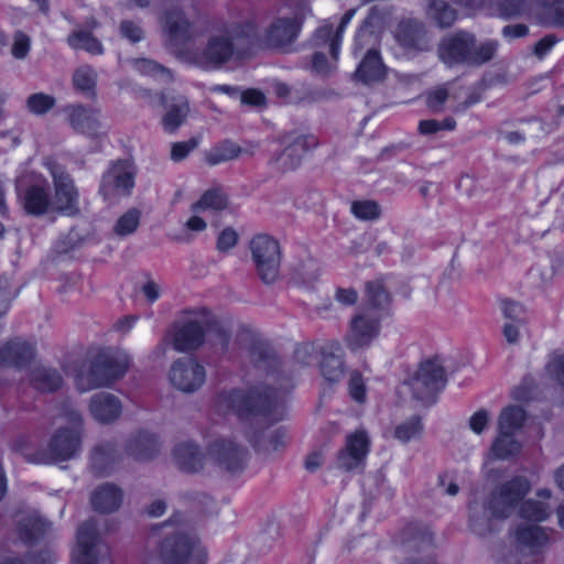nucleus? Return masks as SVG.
Returning a JSON list of instances; mask_svg holds the SVG:
<instances>
[{"mask_svg": "<svg viewBox=\"0 0 564 564\" xmlns=\"http://www.w3.org/2000/svg\"><path fill=\"white\" fill-rule=\"evenodd\" d=\"M293 387L289 375L280 378L270 373L265 382L253 386L246 392L240 390L220 392L217 395L215 409L224 415L235 413L239 419L288 420L285 400Z\"/></svg>", "mask_w": 564, "mask_h": 564, "instance_id": "f257e3e1", "label": "nucleus"}, {"mask_svg": "<svg viewBox=\"0 0 564 564\" xmlns=\"http://www.w3.org/2000/svg\"><path fill=\"white\" fill-rule=\"evenodd\" d=\"M257 41L252 23H218L206 35L202 50L187 53V61L203 69H220L250 55Z\"/></svg>", "mask_w": 564, "mask_h": 564, "instance_id": "f03ea898", "label": "nucleus"}, {"mask_svg": "<svg viewBox=\"0 0 564 564\" xmlns=\"http://www.w3.org/2000/svg\"><path fill=\"white\" fill-rule=\"evenodd\" d=\"M530 481L523 476H516L503 482L494 491L487 501L469 503V528L479 535L486 536L495 532L496 520H503L513 512L518 503L530 490Z\"/></svg>", "mask_w": 564, "mask_h": 564, "instance_id": "7ed1b4c3", "label": "nucleus"}, {"mask_svg": "<svg viewBox=\"0 0 564 564\" xmlns=\"http://www.w3.org/2000/svg\"><path fill=\"white\" fill-rule=\"evenodd\" d=\"M131 359L122 350L108 349L99 352L90 364L87 375L76 377L77 389L82 392L110 387L121 379L130 367Z\"/></svg>", "mask_w": 564, "mask_h": 564, "instance_id": "20e7f679", "label": "nucleus"}, {"mask_svg": "<svg viewBox=\"0 0 564 564\" xmlns=\"http://www.w3.org/2000/svg\"><path fill=\"white\" fill-rule=\"evenodd\" d=\"M83 430L80 425H63L51 436L44 449L33 455L37 464H57L70 460L80 453Z\"/></svg>", "mask_w": 564, "mask_h": 564, "instance_id": "39448f33", "label": "nucleus"}, {"mask_svg": "<svg viewBox=\"0 0 564 564\" xmlns=\"http://www.w3.org/2000/svg\"><path fill=\"white\" fill-rule=\"evenodd\" d=\"M162 26L164 44L167 50L187 61L185 45L195 39L193 23L178 7L165 8L159 18Z\"/></svg>", "mask_w": 564, "mask_h": 564, "instance_id": "423d86ee", "label": "nucleus"}, {"mask_svg": "<svg viewBox=\"0 0 564 564\" xmlns=\"http://www.w3.org/2000/svg\"><path fill=\"white\" fill-rule=\"evenodd\" d=\"M447 382L445 368L440 358L422 361L406 381L413 398L426 404L435 401L437 393Z\"/></svg>", "mask_w": 564, "mask_h": 564, "instance_id": "0eeeda50", "label": "nucleus"}, {"mask_svg": "<svg viewBox=\"0 0 564 564\" xmlns=\"http://www.w3.org/2000/svg\"><path fill=\"white\" fill-rule=\"evenodd\" d=\"M162 564H205L206 552L199 540L184 532L165 536L159 547Z\"/></svg>", "mask_w": 564, "mask_h": 564, "instance_id": "6e6552de", "label": "nucleus"}, {"mask_svg": "<svg viewBox=\"0 0 564 564\" xmlns=\"http://www.w3.org/2000/svg\"><path fill=\"white\" fill-rule=\"evenodd\" d=\"M207 458L220 470L230 475L241 474L250 458L246 447L230 437H216L206 447Z\"/></svg>", "mask_w": 564, "mask_h": 564, "instance_id": "1a4fd4ad", "label": "nucleus"}, {"mask_svg": "<svg viewBox=\"0 0 564 564\" xmlns=\"http://www.w3.org/2000/svg\"><path fill=\"white\" fill-rule=\"evenodd\" d=\"M250 250L260 280L265 284L275 282L281 263L279 242L268 235H257L250 241Z\"/></svg>", "mask_w": 564, "mask_h": 564, "instance_id": "9d476101", "label": "nucleus"}, {"mask_svg": "<svg viewBox=\"0 0 564 564\" xmlns=\"http://www.w3.org/2000/svg\"><path fill=\"white\" fill-rule=\"evenodd\" d=\"M134 187V171L132 165L126 160H118L104 173L99 194L102 199L112 205L117 204L121 197L131 195Z\"/></svg>", "mask_w": 564, "mask_h": 564, "instance_id": "9b49d317", "label": "nucleus"}, {"mask_svg": "<svg viewBox=\"0 0 564 564\" xmlns=\"http://www.w3.org/2000/svg\"><path fill=\"white\" fill-rule=\"evenodd\" d=\"M46 167L54 185L53 209L67 216L77 215L79 213V193L75 186L74 180L65 167L55 161H47Z\"/></svg>", "mask_w": 564, "mask_h": 564, "instance_id": "f8f14e48", "label": "nucleus"}, {"mask_svg": "<svg viewBox=\"0 0 564 564\" xmlns=\"http://www.w3.org/2000/svg\"><path fill=\"white\" fill-rule=\"evenodd\" d=\"M237 337L239 344L245 345L250 361L257 368L268 371V376L273 373L281 378L286 375L280 370L281 362L268 340L247 327H241Z\"/></svg>", "mask_w": 564, "mask_h": 564, "instance_id": "ddd939ff", "label": "nucleus"}, {"mask_svg": "<svg viewBox=\"0 0 564 564\" xmlns=\"http://www.w3.org/2000/svg\"><path fill=\"white\" fill-rule=\"evenodd\" d=\"M77 564H112L109 547L101 542L97 523L89 519L77 530Z\"/></svg>", "mask_w": 564, "mask_h": 564, "instance_id": "4468645a", "label": "nucleus"}, {"mask_svg": "<svg viewBox=\"0 0 564 564\" xmlns=\"http://www.w3.org/2000/svg\"><path fill=\"white\" fill-rule=\"evenodd\" d=\"M370 448L371 440L366 430L359 429L349 433L345 446L337 453L336 468L345 473L362 471Z\"/></svg>", "mask_w": 564, "mask_h": 564, "instance_id": "2eb2a0df", "label": "nucleus"}, {"mask_svg": "<svg viewBox=\"0 0 564 564\" xmlns=\"http://www.w3.org/2000/svg\"><path fill=\"white\" fill-rule=\"evenodd\" d=\"M281 143L284 149L275 156L274 163L280 171L288 172L301 164L305 153L318 145V140L314 134L292 131L281 137Z\"/></svg>", "mask_w": 564, "mask_h": 564, "instance_id": "dca6fc26", "label": "nucleus"}, {"mask_svg": "<svg viewBox=\"0 0 564 564\" xmlns=\"http://www.w3.org/2000/svg\"><path fill=\"white\" fill-rule=\"evenodd\" d=\"M169 380L178 391L194 393L204 386L206 369L194 357H181L172 362Z\"/></svg>", "mask_w": 564, "mask_h": 564, "instance_id": "f3484780", "label": "nucleus"}, {"mask_svg": "<svg viewBox=\"0 0 564 564\" xmlns=\"http://www.w3.org/2000/svg\"><path fill=\"white\" fill-rule=\"evenodd\" d=\"M18 196L23 209L33 216H42L52 206L50 184L42 176H35L30 182H19Z\"/></svg>", "mask_w": 564, "mask_h": 564, "instance_id": "a211bd4d", "label": "nucleus"}, {"mask_svg": "<svg viewBox=\"0 0 564 564\" xmlns=\"http://www.w3.org/2000/svg\"><path fill=\"white\" fill-rule=\"evenodd\" d=\"M474 45V33L458 30L442 40L438 46L441 61L449 67L456 65L469 66L470 48Z\"/></svg>", "mask_w": 564, "mask_h": 564, "instance_id": "6ab92c4d", "label": "nucleus"}, {"mask_svg": "<svg viewBox=\"0 0 564 564\" xmlns=\"http://www.w3.org/2000/svg\"><path fill=\"white\" fill-rule=\"evenodd\" d=\"M380 333V319L371 313L362 312L350 321L345 343L351 351L368 348Z\"/></svg>", "mask_w": 564, "mask_h": 564, "instance_id": "aec40b11", "label": "nucleus"}, {"mask_svg": "<svg viewBox=\"0 0 564 564\" xmlns=\"http://www.w3.org/2000/svg\"><path fill=\"white\" fill-rule=\"evenodd\" d=\"M171 346L178 352L198 349L205 343V329L202 314L198 318L174 324L169 330Z\"/></svg>", "mask_w": 564, "mask_h": 564, "instance_id": "412c9836", "label": "nucleus"}, {"mask_svg": "<svg viewBox=\"0 0 564 564\" xmlns=\"http://www.w3.org/2000/svg\"><path fill=\"white\" fill-rule=\"evenodd\" d=\"M202 321L205 329V341L217 354H226L232 336V321L228 317L217 316L207 310L202 311Z\"/></svg>", "mask_w": 564, "mask_h": 564, "instance_id": "4be33fe9", "label": "nucleus"}, {"mask_svg": "<svg viewBox=\"0 0 564 564\" xmlns=\"http://www.w3.org/2000/svg\"><path fill=\"white\" fill-rule=\"evenodd\" d=\"M273 425H247L245 435L257 453L269 454L280 451L286 445L284 429H272Z\"/></svg>", "mask_w": 564, "mask_h": 564, "instance_id": "5701e85b", "label": "nucleus"}, {"mask_svg": "<svg viewBox=\"0 0 564 564\" xmlns=\"http://www.w3.org/2000/svg\"><path fill=\"white\" fill-rule=\"evenodd\" d=\"M162 443L159 436L147 429H139L126 441V454L135 460L144 462L159 455Z\"/></svg>", "mask_w": 564, "mask_h": 564, "instance_id": "b1692460", "label": "nucleus"}, {"mask_svg": "<svg viewBox=\"0 0 564 564\" xmlns=\"http://www.w3.org/2000/svg\"><path fill=\"white\" fill-rule=\"evenodd\" d=\"M344 349L339 341L330 340L321 347L319 369L323 378L336 383L345 375Z\"/></svg>", "mask_w": 564, "mask_h": 564, "instance_id": "393cba45", "label": "nucleus"}, {"mask_svg": "<svg viewBox=\"0 0 564 564\" xmlns=\"http://www.w3.org/2000/svg\"><path fill=\"white\" fill-rule=\"evenodd\" d=\"M34 345L15 338L0 346V370L4 367L26 368L35 358Z\"/></svg>", "mask_w": 564, "mask_h": 564, "instance_id": "a878e982", "label": "nucleus"}, {"mask_svg": "<svg viewBox=\"0 0 564 564\" xmlns=\"http://www.w3.org/2000/svg\"><path fill=\"white\" fill-rule=\"evenodd\" d=\"M397 42L406 50L425 51L429 48V36L425 24L417 19L402 20L394 32Z\"/></svg>", "mask_w": 564, "mask_h": 564, "instance_id": "bb28decb", "label": "nucleus"}, {"mask_svg": "<svg viewBox=\"0 0 564 564\" xmlns=\"http://www.w3.org/2000/svg\"><path fill=\"white\" fill-rule=\"evenodd\" d=\"M301 24L297 17L275 19L267 30V45L274 48L289 46L296 39Z\"/></svg>", "mask_w": 564, "mask_h": 564, "instance_id": "cd10ccee", "label": "nucleus"}, {"mask_svg": "<svg viewBox=\"0 0 564 564\" xmlns=\"http://www.w3.org/2000/svg\"><path fill=\"white\" fill-rule=\"evenodd\" d=\"M514 541L518 551L535 555L547 544L549 533L535 524H520L514 531Z\"/></svg>", "mask_w": 564, "mask_h": 564, "instance_id": "c85d7f7f", "label": "nucleus"}, {"mask_svg": "<svg viewBox=\"0 0 564 564\" xmlns=\"http://www.w3.org/2000/svg\"><path fill=\"white\" fill-rule=\"evenodd\" d=\"M88 408L93 419L100 423L117 421L122 412L121 401L109 392L95 393L90 398Z\"/></svg>", "mask_w": 564, "mask_h": 564, "instance_id": "c756f323", "label": "nucleus"}, {"mask_svg": "<svg viewBox=\"0 0 564 564\" xmlns=\"http://www.w3.org/2000/svg\"><path fill=\"white\" fill-rule=\"evenodd\" d=\"M120 459L121 454L116 443L104 442L93 448L90 454V468L97 476H108Z\"/></svg>", "mask_w": 564, "mask_h": 564, "instance_id": "7c9ffc66", "label": "nucleus"}, {"mask_svg": "<svg viewBox=\"0 0 564 564\" xmlns=\"http://www.w3.org/2000/svg\"><path fill=\"white\" fill-rule=\"evenodd\" d=\"M177 467L186 474H197L204 469V454L194 442L178 443L173 449Z\"/></svg>", "mask_w": 564, "mask_h": 564, "instance_id": "2f4dec72", "label": "nucleus"}, {"mask_svg": "<svg viewBox=\"0 0 564 564\" xmlns=\"http://www.w3.org/2000/svg\"><path fill=\"white\" fill-rule=\"evenodd\" d=\"M499 435L491 447L494 455L500 459L517 455L522 447L518 435L523 425H499Z\"/></svg>", "mask_w": 564, "mask_h": 564, "instance_id": "473e14b6", "label": "nucleus"}, {"mask_svg": "<svg viewBox=\"0 0 564 564\" xmlns=\"http://www.w3.org/2000/svg\"><path fill=\"white\" fill-rule=\"evenodd\" d=\"M162 101L166 107V113L162 118L163 128L166 132L173 133L184 123L189 112L188 100L182 95L171 98L162 95Z\"/></svg>", "mask_w": 564, "mask_h": 564, "instance_id": "72a5a7b5", "label": "nucleus"}, {"mask_svg": "<svg viewBox=\"0 0 564 564\" xmlns=\"http://www.w3.org/2000/svg\"><path fill=\"white\" fill-rule=\"evenodd\" d=\"M122 497V490L119 487L107 482L94 490L90 502L95 511L108 514L120 508Z\"/></svg>", "mask_w": 564, "mask_h": 564, "instance_id": "f704fd0d", "label": "nucleus"}, {"mask_svg": "<svg viewBox=\"0 0 564 564\" xmlns=\"http://www.w3.org/2000/svg\"><path fill=\"white\" fill-rule=\"evenodd\" d=\"M68 122L78 132L94 134L100 128L99 111L94 108L75 105L67 107Z\"/></svg>", "mask_w": 564, "mask_h": 564, "instance_id": "c9c22d12", "label": "nucleus"}, {"mask_svg": "<svg viewBox=\"0 0 564 564\" xmlns=\"http://www.w3.org/2000/svg\"><path fill=\"white\" fill-rule=\"evenodd\" d=\"M386 66L381 59L379 51L368 48L365 57L359 63L355 73L357 80L370 85L384 79Z\"/></svg>", "mask_w": 564, "mask_h": 564, "instance_id": "e433bc0d", "label": "nucleus"}, {"mask_svg": "<svg viewBox=\"0 0 564 564\" xmlns=\"http://www.w3.org/2000/svg\"><path fill=\"white\" fill-rule=\"evenodd\" d=\"M549 420L546 415L536 413V405L531 402L511 403L503 406L498 416V423H527Z\"/></svg>", "mask_w": 564, "mask_h": 564, "instance_id": "4c0bfd02", "label": "nucleus"}, {"mask_svg": "<svg viewBox=\"0 0 564 564\" xmlns=\"http://www.w3.org/2000/svg\"><path fill=\"white\" fill-rule=\"evenodd\" d=\"M51 523L39 514H32L21 519L18 523L19 539L26 545L31 546L41 541Z\"/></svg>", "mask_w": 564, "mask_h": 564, "instance_id": "58836bf2", "label": "nucleus"}, {"mask_svg": "<svg viewBox=\"0 0 564 564\" xmlns=\"http://www.w3.org/2000/svg\"><path fill=\"white\" fill-rule=\"evenodd\" d=\"M29 383L40 392H55L62 387L63 378L54 368L36 366L29 372Z\"/></svg>", "mask_w": 564, "mask_h": 564, "instance_id": "ea45409f", "label": "nucleus"}, {"mask_svg": "<svg viewBox=\"0 0 564 564\" xmlns=\"http://www.w3.org/2000/svg\"><path fill=\"white\" fill-rule=\"evenodd\" d=\"M425 13L441 29L451 28L457 19L456 10L444 0H426Z\"/></svg>", "mask_w": 564, "mask_h": 564, "instance_id": "a19ab883", "label": "nucleus"}, {"mask_svg": "<svg viewBox=\"0 0 564 564\" xmlns=\"http://www.w3.org/2000/svg\"><path fill=\"white\" fill-rule=\"evenodd\" d=\"M228 206V196L221 187H213L203 193L200 198L191 206V212H220Z\"/></svg>", "mask_w": 564, "mask_h": 564, "instance_id": "79ce46f5", "label": "nucleus"}, {"mask_svg": "<svg viewBox=\"0 0 564 564\" xmlns=\"http://www.w3.org/2000/svg\"><path fill=\"white\" fill-rule=\"evenodd\" d=\"M499 42L497 40L487 39L478 41L474 34V45L470 48L469 66H481L491 62L499 50Z\"/></svg>", "mask_w": 564, "mask_h": 564, "instance_id": "37998d69", "label": "nucleus"}, {"mask_svg": "<svg viewBox=\"0 0 564 564\" xmlns=\"http://www.w3.org/2000/svg\"><path fill=\"white\" fill-rule=\"evenodd\" d=\"M241 152L242 149L237 143L225 140L205 153V161L214 166L237 159Z\"/></svg>", "mask_w": 564, "mask_h": 564, "instance_id": "c03bdc74", "label": "nucleus"}, {"mask_svg": "<svg viewBox=\"0 0 564 564\" xmlns=\"http://www.w3.org/2000/svg\"><path fill=\"white\" fill-rule=\"evenodd\" d=\"M497 10L505 19L528 17L532 13L534 0H497Z\"/></svg>", "mask_w": 564, "mask_h": 564, "instance_id": "a18cd8bd", "label": "nucleus"}, {"mask_svg": "<svg viewBox=\"0 0 564 564\" xmlns=\"http://www.w3.org/2000/svg\"><path fill=\"white\" fill-rule=\"evenodd\" d=\"M67 43L75 50H85L94 55H100L104 52L100 41L90 32L84 30H77L69 34Z\"/></svg>", "mask_w": 564, "mask_h": 564, "instance_id": "49530a36", "label": "nucleus"}, {"mask_svg": "<svg viewBox=\"0 0 564 564\" xmlns=\"http://www.w3.org/2000/svg\"><path fill=\"white\" fill-rule=\"evenodd\" d=\"M341 41L340 34L332 24H325L318 28L314 34L313 42L317 47L328 46L329 54L336 61L338 57L339 44Z\"/></svg>", "mask_w": 564, "mask_h": 564, "instance_id": "de8ad7c7", "label": "nucleus"}, {"mask_svg": "<svg viewBox=\"0 0 564 564\" xmlns=\"http://www.w3.org/2000/svg\"><path fill=\"white\" fill-rule=\"evenodd\" d=\"M11 448L14 452L22 454L29 463L37 464L32 459L33 455L37 454L45 447L40 446V436L33 433L17 436L11 443Z\"/></svg>", "mask_w": 564, "mask_h": 564, "instance_id": "09e8293b", "label": "nucleus"}, {"mask_svg": "<svg viewBox=\"0 0 564 564\" xmlns=\"http://www.w3.org/2000/svg\"><path fill=\"white\" fill-rule=\"evenodd\" d=\"M366 297L372 307L379 310L388 307L391 303V294L381 280L366 283Z\"/></svg>", "mask_w": 564, "mask_h": 564, "instance_id": "8fccbe9b", "label": "nucleus"}, {"mask_svg": "<svg viewBox=\"0 0 564 564\" xmlns=\"http://www.w3.org/2000/svg\"><path fill=\"white\" fill-rule=\"evenodd\" d=\"M97 73L88 65L80 66L73 75L74 87L88 96L95 95Z\"/></svg>", "mask_w": 564, "mask_h": 564, "instance_id": "3c124183", "label": "nucleus"}, {"mask_svg": "<svg viewBox=\"0 0 564 564\" xmlns=\"http://www.w3.org/2000/svg\"><path fill=\"white\" fill-rule=\"evenodd\" d=\"M141 212L138 208L127 210L113 226V232L120 237L133 234L140 225Z\"/></svg>", "mask_w": 564, "mask_h": 564, "instance_id": "603ef678", "label": "nucleus"}, {"mask_svg": "<svg viewBox=\"0 0 564 564\" xmlns=\"http://www.w3.org/2000/svg\"><path fill=\"white\" fill-rule=\"evenodd\" d=\"M519 514L529 521L542 522L547 519L550 510L544 502L529 499L522 502Z\"/></svg>", "mask_w": 564, "mask_h": 564, "instance_id": "864d4df0", "label": "nucleus"}, {"mask_svg": "<svg viewBox=\"0 0 564 564\" xmlns=\"http://www.w3.org/2000/svg\"><path fill=\"white\" fill-rule=\"evenodd\" d=\"M55 106V98L43 93H35L28 97L26 107L30 112L41 116Z\"/></svg>", "mask_w": 564, "mask_h": 564, "instance_id": "5fc2aeb1", "label": "nucleus"}, {"mask_svg": "<svg viewBox=\"0 0 564 564\" xmlns=\"http://www.w3.org/2000/svg\"><path fill=\"white\" fill-rule=\"evenodd\" d=\"M351 213L361 220H376L381 209L375 200H356L351 204Z\"/></svg>", "mask_w": 564, "mask_h": 564, "instance_id": "6e6d98bb", "label": "nucleus"}, {"mask_svg": "<svg viewBox=\"0 0 564 564\" xmlns=\"http://www.w3.org/2000/svg\"><path fill=\"white\" fill-rule=\"evenodd\" d=\"M134 66L145 75L160 76L166 80L172 79L171 70L154 61L147 58L135 59Z\"/></svg>", "mask_w": 564, "mask_h": 564, "instance_id": "4d7b16f0", "label": "nucleus"}, {"mask_svg": "<svg viewBox=\"0 0 564 564\" xmlns=\"http://www.w3.org/2000/svg\"><path fill=\"white\" fill-rule=\"evenodd\" d=\"M501 311L503 316L513 323L522 325L525 321L524 307L516 301H511L508 299L502 300Z\"/></svg>", "mask_w": 564, "mask_h": 564, "instance_id": "13d9d810", "label": "nucleus"}, {"mask_svg": "<svg viewBox=\"0 0 564 564\" xmlns=\"http://www.w3.org/2000/svg\"><path fill=\"white\" fill-rule=\"evenodd\" d=\"M348 389L350 397L362 403L366 401V384L360 372L352 371L348 381Z\"/></svg>", "mask_w": 564, "mask_h": 564, "instance_id": "bf43d9fd", "label": "nucleus"}, {"mask_svg": "<svg viewBox=\"0 0 564 564\" xmlns=\"http://www.w3.org/2000/svg\"><path fill=\"white\" fill-rule=\"evenodd\" d=\"M448 98V90L445 87H437L426 95V106L430 110L438 113L443 110V106Z\"/></svg>", "mask_w": 564, "mask_h": 564, "instance_id": "052dcab7", "label": "nucleus"}, {"mask_svg": "<svg viewBox=\"0 0 564 564\" xmlns=\"http://www.w3.org/2000/svg\"><path fill=\"white\" fill-rule=\"evenodd\" d=\"M119 30L121 35L132 43H138L144 37L143 29L131 20L121 21Z\"/></svg>", "mask_w": 564, "mask_h": 564, "instance_id": "680f3d73", "label": "nucleus"}, {"mask_svg": "<svg viewBox=\"0 0 564 564\" xmlns=\"http://www.w3.org/2000/svg\"><path fill=\"white\" fill-rule=\"evenodd\" d=\"M198 145V141L195 138H192L187 141L175 142L172 144L171 149V159L174 162L182 161L185 159L194 149Z\"/></svg>", "mask_w": 564, "mask_h": 564, "instance_id": "e2e57ef3", "label": "nucleus"}, {"mask_svg": "<svg viewBox=\"0 0 564 564\" xmlns=\"http://www.w3.org/2000/svg\"><path fill=\"white\" fill-rule=\"evenodd\" d=\"M30 44L31 40L25 33L21 31L15 32L11 48L12 55L19 59L24 58L30 51Z\"/></svg>", "mask_w": 564, "mask_h": 564, "instance_id": "0e129e2a", "label": "nucleus"}, {"mask_svg": "<svg viewBox=\"0 0 564 564\" xmlns=\"http://www.w3.org/2000/svg\"><path fill=\"white\" fill-rule=\"evenodd\" d=\"M238 242V234L231 227L225 228L217 238V249L220 252H227Z\"/></svg>", "mask_w": 564, "mask_h": 564, "instance_id": "69168bd1", "label": "nucleus"}, {"mask_svg": "<svg viewBox=\"0 0 564 564\" xmlns=\"http://www.w3.org/2000/svg\"><path fill=\"white\" fill-rule=\"evenodd\" d=\"M422 427L423 425H395L393 436L402 443H408L421 435Z\"/></svg>", "mask_w": 564, "mask_h": 564, "instance_id": "338daca9", "label": "nucleus"}, {"mask_svg": "<svg viewBox=\"0 0 564 564\" xmlns=\"http://www.w3.org/2000/svg\"><path fill=\"white\" fill-rule=\"evenodd\" d=\"M546 369L554 380H556L560 384L564 386V354L554 357L547 364Z\"/></svg>", "mask_w": 564, "mask_h": 564, "instance_id": "774afa93", "label": "nucleus"}]
</instances>
